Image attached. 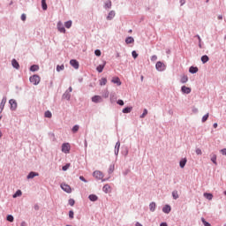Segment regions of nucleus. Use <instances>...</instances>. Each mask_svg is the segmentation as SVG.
I'll list each match as a JSON object with an SVG mask.
<instances>
[{
  "label": "nucleus",
  "mask_w": 226,
  "mask_h": 226,
  "mask_svg": "<svg viewBox=\"0 0 226 226\" xmlns=\"http://www.w3.org/2000/svg\"><path fill=\"white\" fill-rule=\"evenodd\" d=\"M29 80H30L31 84H34V86H38V84H40L41 79L40 76L34 74L30 77Z\"/></svg>",
  "instance_id": "obj_1"
},
{
  "label": "nucleus",
  "mask_w": 226,
  "mask_h": 226,
  "mask_svg": "<svg viewBox=\"0 0 226 226\" xmlns=\"http://www.w3.org/2000/svg\"><path fill=\"white\" fill-rule=\"evenodd\" d=\"M155 68L158 72H164L166 66L165 64H163V62H157L155 64Z\"/></svg>",
  "instance_id": "obj_2"
},
{
  "label": "nucleus",
  "mask_w": 226,
  "mask_h": 226,
  "mask_svg": "<svg viewBox=\"0 0 226 226\" xmlns=\"http://www.w3.org/2000/svg\"><path fill=\"white\" fill-rule=\"evenodd\" d=\"M62 152L65 153V154H68V153H70V143H64L62 145Z\"/></svg>",
  "instance_id": "obj_3"
},
{
  "label": "nucleus",
  "mask_w": 226,
  "mask_h": 226,
  "mask_svg": "<svg viewBox=\"0 0 226 226\" xmlns=\"http://www.w3.org/2000/svg\"><path fill=\"white\" fill-rule=\"evenodd\" d=\"M93 176L95 179H103V173L100 170L94 171Z\"/></svg>",
  "instance_id": "obj_4"
},
{
  "label": "nucleus",
  "mask_w": 226,
  "mask_h": 226,
  "mask_svg": "<svg viewBox=\"0 0 226 226\" xmlns=\"http://www.w3.org/2000/svg\"><path fill=\"white\" fill-rule=\"evenodd\" d=\"M61 188L64 192H66V193H72V187L69 185L62 184Z\"/></svg>",
  "instance_id": "obj_5"
},
{
  "label": "nucleus",
  "mask_w": 226,
  "mask_h": 226,
  "mask_svg": "<svg viewBox=\"0 0 226 226\" xmlns=\"http://www.w3.org/2000/svg\"><path fill=\"white\" fill-rule=\"evenodd\" d=\"M181 91H182V93H184V94H190L192 93V88H190L186 86H183L181 87Z\"/></svg>",
  "instance_id": "obj_6"
},
{
  "label": "nucleus",
  "mask_w": 226,
  "mask_h": 226,
  "mask_svg": "<svg viewBox=\"0 0 226 226\" xmlns=\"http://www.w3.org/2000/svg\"><path fill=\"white\" fill-rule=\"evenodd\" d=\"M70 64L71 66H72V68H74L75 70H79V61L72 59L70 61Z\"/></svg>",
  "instance_id": "obj_7"
},
{
  "label": "nucleus",
  "mask_w": 226,
  "mask_h": 226,
  "mask_svg": "<svg viewBox=\"0 0 226 226\" xmlns=\"http://www.w3.org/2000/svg\"><path fill=\"white\" fill-rule=\"evenodd\" d=\"M57 29L60 33H66V29L64 28V26H63V23L61 21L57 23Z\"/></svg>",
  "instance_id": "obj_8"
},
{
  "label": "nucleus",
  "mask_w": 226,
  "mask_h": 226,
  "mask_svg": "<svg viewBox=\"0 0 226 226\" xmlns=\"http://www.w3.org/2000/svg\"><path fill=\"white\" fill-rule=\"evenodd\" d=\"M9 103L11 105V110H15L17 109V101L16 100L11 99L9 101Z\"/></svg>",
  "instance_id": "obj_9"
},
{
  "label": "nucleus",
  "mask_w": 226,
  "mask_h": 226,
  "mask_svg": "<svg viewBox=\"0 0 226 226\" xmlns=\"http://www.w3.org/2000/svg\"><path fill=\"white\" fill-rule=\"evenodd\" d=\"M111 82L113 84H117V86H121V79H119V77H113L111 79Z\"/></svg>",
  "instance_id": "obj_10"
},
{
  "label": "nucleus",
  "mask_w": 226,
  "mask_h": 226,
  "mask_svg": "<svg viewBox=\"0 0 226 226\" xmlns=\"http://www.w3.org/2000/svg\"><path fill=\"white\" fill-rule=\"evenodd\" d=\"M102 192H104V193H110V192H112V188L110 187V185H105L102 187Z\"/></svg>",
  "instance_id": "obj_11"
},
{
  "label": "nucleus",
  "mask_w": 226,
  "mask_h": 226,
  "mask_svg": "<svg viewBox=\"0 0 226 226\" xmlns=\"http://www.w3.org/2000/svg\"><path fill=\"white\" fill-rule=\"evenodd\" d=\"M6 102H7L6 97H4L0 103V112H3V110L4 109V105H6Z\"/></svg>",
  "instance_id": "obj_12"
},
{
  "label": "nucleus",
  "mask_w": 226,
  "mask_h": 226,
  "mask_svg": "<svg viewBox=\"0 0 226 226\" xmlns=\"http://www.w3.org/2000/svg\"><path fill=\"white\" fill-rule=\"evenodd\" d=\"M92 102L94 103H100V102H102V96L94 95V97H92Z\"/></svg>",
  "instance_id": "obj_13"
},
{
  "label": "nucleus",
  "mask_w": 226,
  "mask_h": 226,
  "mask_svg": "<svg viewBox=\"0 0 226 226\" xmlns=\"http://www.w3.org/2000/svg\"><path fill=\"white\" fill-rule=\"evenodd\" d=\"M37 176H40V174H38L34 171H31L27 176V179H33L34 177H36Z\"/></svg>",
  "instance_id": "obj_14"
},
{
  "label": "nucleus",
  "mask_w": 226,
  "mask_h": 226,
  "mask_svg": "<svg viewBox=\"0 0 226 226\" xmlns=\"http://www.w3.org/2000/svg\"><path fill=\"white\" fill-rule=\"evenodd\" d=\"M116 17V12L114 11H110L107 20H112Z\"/></svg>",
  "instance_id": "obj_15"
},
{
  "label": "nucleus",
  "mask_w": 226,
  "mask_h": 226,
  "mask_svg": "<svg viewBox=\"0 0 226 226\" xmlns=\"http://www.w3.org/2000/svg\"><path fill=\"white\" fill-rule=\"evenodd\" d=\"M88 199L91 202H96V200H98V196H96V194H90Z\"/></svg>",
  "instance_id": "obj_16"
},
{
  "label": "nucleus",
  "mask_w": 226,
  "mask_h": 226,
  "mask_svg": "<svg viewBox=\"0 0 226 226\" xmlns=\"http://www.w3.org/2000/svg\"><path fill=\"white\" fill-rule=\"evenodd\" d=\"M119 147H121V142H117L115 146V154H119Z\"/></svg>",
  "instance_id": "obj_17"
},
{
  "label": "nucleus",
  "mask_w": 226,
  "mask_h": 226,
  "mask_svg": "<svg viewBox=\"0 0 226 226\" xmlns=\"http://www.w3.org/2000/svg\"><path fill=\"white\" fill-rule=\"evenodd\" d=\"M170 210H171V208H170V206H169V205H166L162 208L163 213H166V215H169V213H170Z\"/></svg>",
  "instance_id": "obj_18"
},
{
  "label": "nucleus",
  "mask_w": 226,
  "mask_h": 226,
  "mask_svg": "<svg viewBox=\"0 0 226 226\" xmlns=\"http://www.w3.org/2000/svg\"><path fill=\"white\" fill-rule=\"evenodd\" d=\"M106 63L104 62L103 64H100L97 66L96 70L99 73H102L103 72V68H105Z\"/></svg>",
  "instance_id": "obj_19"
},
{
  "label": "nucleus",
  "mask_w": 226,
  "mask_h": 226,
  "mask_svg": "<svg viewBox=\"0 0 226 226\" xmlns=\"http://www.w3.org/2000/svg\"><path fill=\"white\" fill-rule=\"evenodd\" d=\"M11 64H12L13 68H16V70H19V68H20V65L19 64V62H17L15 59H13L11 61Z\"/></svg>",
  "instance_id": "obj_20"
},
{
  "label": "nucleus",
  "mask_w": 226,
  "mask_h": 226,
  "mask_svg": "<svg viewBox=\"0 0 226 226\" xmlns=\"http://www.w3.org/2000/svg\"><path fill=\"white\" fill-rule=\"evenodd\" d=\"M132 110H133L132 107H126L123 109V113L124 114H130V112H132Z\"/></svg>",
  "instance_id": "obj_21"
},
{
  "label": "nucleus",
  "mask_w": 226,
  "mask_h": 226,
  "mask_svg": "<svg viewBox=\"0 0 226 226\" xmlns=\"http://www.w3.org/2000/svg\"><path fill=\"white\" fill-rule=\"evenodd\" d=\"M180 82H181L182 84H186V82H188V76L183 75V76L181 77Z\"/></svg>",
  "instance_id": "obj_22"
},
{
  "label": "nucleus",
  "mask_w": 226,
  "mask_h": 226,
  "mask_svg": "<svg viewBox=\"0 0 226 226\" xmlns=\"http://www.w3.org/2000/svg\"><path fill=\"white\" fill-rule=\"evenodd\" d=\"M186 162H187L186 158H184L180 161L179 165L181 169H185V165H186Z\"/></svg>",
  "instance_id": "obj_23"
},
{
  "label": "nucleus",
  "mask_w": 226,
  "mask_h": 226,
  "mask_svg": "<svg viewBox=\"0 0 226 226\" xmlns=\"http://www.w3.org/2000/svg\"><path fill=\"white\" fill-rule=\"evenodd\" d=\"M149 209H150V211L154 212V210L156 209V203H154V202L150 203Z\"/></svg>",
  "instance_id": "obj_24"
},
{
  "label": "nucleus",
  "mask_w": 226,
  "mask_h": 226,
  "mask_svg": "<svg viewBox=\"0 0 226 226\" xmlns=\"http://www.w3.org/2000/svg\"><path fill=\"white\" fill-rule=\"evenodd\" d=\"M40 70V66L34 64L30 67V72H38Z\"/></svg>",
  "instance_id": "obj_25"
},
{
  "label": "nucleus",
  "mask_w": 226,
  "mask_h": 226,
  "mask_svg": "<svg viewBox=\"0 0 226 226\" xmlns=\"http://www.w3.org/2000/svg\"><path fill=\"white\" fill-rule=\"evenodd\" d=\"M189 72H190V73H197V72H199V68L191 66L189 69Z\"/></svg>",
  "instance_id": "obj_26"
},
{
  "label": "nucleus",
  "mask_w": 226,
  "mask_h": 226,
  "mask_svg": "<svg viewBox=\"0 0 226 226\" xmlns=\"http://www.w3.org/2000/svg\"><path fill=\"white\" fill-rule=\"evenodd\" d=\"M22 196V191L18 190L14 194H13V199H17V197Z\"/></svg>",
  "instance_id": "obj_27"
},
{
  "label": "nucleus",
  "mask_w": 226,
  "mask_h": 226,
  "mask_svg": "<svg viewBox=\"0 0 226 226\" xmlns=\"http://www.w3.org/2000/svg\"><path fill=\"white\" fill-rule=\"evenodd\" d=\"M201 61L204 64H206V63H207V61H209V56H207V55L201 56Z\"/></svg>",
  "instance_id": "obj_28"
},
{
  "label": "nucleus",
  "mask_w": 226,
  "mask_h": 226,
  "mask_svg": "<svg viewBox=\"0 0 226 226\" xmlns=\"http://www.w3.org/2000/svg\"><path fill=\"white\" fill-rule=\"evenodd\" d=\"M172 197L175 200H177V199H179V194L177 193V191L172 192Z\"/></svg>",
  "instance_id": "obj_29"
},
{
  "label": "nucleus",
  "mask_w": 226,
  "mask_h": 226,
  "mask_svg": "<svg viewBox=\"0 0 226 226\" xmlns=\"http://www.w3.org/2000/svg\"><path fill=\"white\" fill-rule=\"evenodd\" d=\"M133 41H135V40L133 39V37H127L125 39V43L130 44V43H133Z\"/></svg>",
  "instance_id": "obj_30"
},
{
  "label": "nucleus",
  "mask_w": 226,
  "mask_h": 226,
  "mask_svg": "<svg viewBox=\"0 0 226 226\" xmlns=\"http://www.w3.org/2000/svg\"><path fill=\"white\" fill-rule=\"evenodd\" d=\"M204 197L207 199V200H213V195L211 193L205 192Z\"/></svg>",
  "instance_id": "obj_31"
},
{
  "label": "nucleus",
  "mask_w": 226,
  "mask_h": 226,
  "mask_svg": "<svg viewBox=\"0 0 226 226\" xmlns=\"http://www.w3.org/2000/svg\"><path fill=\"white\" fill-rule=\"evenodd\" d=\"M104 8H112V1L110 0L106 1Z\"/></svg>",
  "instance_id": "obj_32"
},
{
  "label": "nucleus",
  "mask_w": 226,
  "mask_h": 226,
  "mask_svg": "<svg viewBox=\"0 0 226 226\" xmlns=\"http://www.w3.org/2000/svg\"><path fill=\"white\" fill-rule=\"evenodd\" d=\"M101 86H105L107 84V78H102L100 80Z\"/></svg>",
  "instance_id": "obj_33"
},
{
  "label": "nucleus",
  "mask_w": 226,
  "mask_h": 226,
  "mask_svg": "<svg viewBox=\"0 0 226 226\" xmlns=\"http://www.w3.org/2000/svg\"><path fill=\"white\" fill-rule=\"evenodd\" d=\"M42 10H47V1L41 0Z\"/></svg>",
  "instance_id": "obj_34"
},
{
  "label": "nucleus",
  "mask_w": 226,
  "mask_h": 226,
  "mask_svg": "<svg viewBox=\"0 0 226 226\" xmlns=\"http://www.w3.org/2000/svg\"><path fill=\"white\" fill-rule=\"evenodd\" d=\"M64 26L67 28V29H70V27H72V20H69L67 22L64 23Z\"/></svg>",
  "instance_id": "obj_35"
},
{
  "label": "nucleus",
  "mask_w": 226,
  "mask_h": 226,
  "mask_svg": "<svg viewBox=\"0 0 226 226\" xmlns=\"http://www.w3.org/2000/svg\"><path fill=\"white\" fill-rule=\"evenodd\" d=\"M63 70H64V64L56 66V72H63Z\"/></svg>",
  "instance_id": "obj_36"
},
{
  "label": "nucleus",
  "mask_w": 226,
  "mask_h": 226,
  "mask_svg": "<svg viewBox=\"0 0 226 226\" xmlns=\"http://www.w3.org/2000/svg\"><path fill=\"white\" fill-rule=\"evenodd\" d=\"M44 116L45 117H48L50 119V117H52V113L49 110H48L44 113Z\"/></svg>",
  "instance_id": "obj_37"
},
{
  "label": "nucleus",
  "mask_w": 226,
  "mask_h": 226,
  "mask_svg": "<svg viewBox=\"0 0 226 226\" xmlns=\"http://www.w3.org/2000/svg\"><path fill=\"white\" fill-rule=\"evenodd\" d=\"M208 117H209V113L204 115L202 117V123H206V121H207Z\"/></svg>",
  "instance_id": "obj_38"
},
{
  "label": "nucleus",
  "mask_w": 226,
  "mask_h": 226,
  "mask_svg": "<svg viewBox=\"0 0 226 226\" xmlns=\"http://www.w3.org/2000/svg\"><path fill=\"white\" fill-rule=\"evenodd\" d=\"M211 162H213V163H215V165H216V154H213L211 156Z\"/></svg>",
  "instance_id": "obj_39"
},
{
  "label": "nucleus",
  "mask_w": 226,
  "mask_h": 226,
  "mask_svg": "<svg viewBox=\"0 0 226 226\" xmlns=\"http://www.w3.org/2000/svg\"><path fill=\"white\" fill-rule=\"evenodd\" d=\"M114 169H115V166L114 164H111L109 168V174H112V172H114Z\"/></svg>",
  "instance_id": "obj_40"
},
{
  "label": "nucleus",
  "mask_w": 226,
  "mask_h": 226,
  "mask_svg": "<svg viewBox=\"0 0 226 226\" xmlns=\"http://www.w3.org/2000/svg\"><path fill=\"white\" fill-rule=\"evenodd\" d=\"M201 222H202V223H203L205 226H211V224H210L209 222H207L206 221V219H204V218H201Z\"/></svg>",
  "instance_id": "obj_41"
},
{
  "label": "nucleus",
  "mask_w": 226,
  "mask_h": 226,
  "mask_svg": "<svg viewBox=\"0 0 226 226\" xmlns=\"http://www.w3.org/2000/svg\"><path fill=\"white\" fill-rule=\"evenodd\" d=\"M147 114V109H145L144 111H143V114L140 115V118L144 119V117H146Z\"/></svg>",
  "instance_id": "obj_42"
},
{
  "label": "nucleus",
  "mask_w": 226,
  "mask_h": 226,
  "mask_svg": "<svg viewBox=\"0 0 226 226\" xmlns=\"http://www.w3.org/2000/svg\"><path fill=\"white\" fill-rule=\"evenodd\" d=\"M68 169H70V163H67L66 165H64V166L62 167V170H63L64 171L68 170Z\"/></svg>",
  "instance_id": "obj_43"
},
{
  "label": "nucleus",
  "mask_w": 226,
  "mask_h": 226,
  "mask_svg": "<svg viewBox=\"0 0 226 226\" xmlns=\"http://www.w3.org/2000/svg\"><path fill=\"white\" fill-rule=\"evenodd\" d=\"M79 125H74L73 127H72V132H73V133H77V132H79Z\"/></svg>",
  "instance_id": "obj_44"
},
{
  "label": "nucleus",
  "mask_w": 226,
  "mask_h": 226,
  "mask_svg": "<svg viewBox=\"0 0 226 226\" xmlns=\"http://www.w3.org/2000/svg\"><path fill=\"white\" fill-rule=\"evenodd\" d=\"M132 55L134 59H137L139 57V54H137V51H132Z\"/></svg>",
  "instance_id": "obj_45"
},
{
  "label": "nucleus",
  "mask_w": 226,
  "mask_h": 226,
  "mask_svg": "<svg viewBox=\"0 0 226 226\" xmlns=\"http://www.w3.org/2000/svg\"><path fill=\"white\" fill-rule=\"evenodd\" d=\"M94 54H95V56H97L98 57H100V56H102V51H101L100 49H96V50L94 51Z\"/></svg>",
  "instance_id": "obj_46"
},
{
  "label": "nucleus",
  "mask_w": 226,
  "mask_h": 226,
  "mask_svg": "<svg viewBox=\"0 0 226 226\" xmlns=\"http://www.w3.org/2000/svg\"><path fill=\"white\" fill-rule=\"evenodd\" d=\"M13 220H14L13 215H7L8 222H13Z\"/></svg>",
  "instance_id": "obj_47"
},
{
  "label": "nucleus",
  "mask_w": 226,
  "mask_h": 226,
  "mask_svg": "<svg viewBox=\"0 0 226 226\" xmlns=\"http://www.w3.org/2000/svg\"><path fill=\"white\" fill-rule=\"evenodd\" d=\"M69 204H70L71 206H75V200L70 199V200H69Z\"/></svg>",
  "instance_id": "obj_48"
},
{
  "label": "nucleus",
  "mask_w": 226,
  "mask_h": 226,
  "mask_svg": "<svg viewBox=\"0 0 226 226\" xmlns=\"http://www.w3.org/2000/svg\"><path fill=\"white\" fill-rule=\"evenodd\" d=\"M73 216H74L73 210H71V211L69 212V217H70L71 219H73Z\"/></svg>",
  "instance_id": "obj_49"
},
{
  "label": "nucleus",
  "mask_w": 226,
  "mask_h": 226,
  "mask_svg": "<svg viewBox=\"0 0 226 226\" xmlns=\"http://www.w3.org/2000/svg\"><path fill=\"white\" fill-rule=\"evenodd\" d=\"M196 154L200 155L202 154V150L200 148L196 149Z\"/></svg>",
  "instance_id": "obj_50"
},
{
  "label": "nucleus",
  "mask_w": 226,
  "mask_h": 226,
  "mask_svg": "<svg viewBox=\"0 0 226 226\" xmlns=\"http://www.w3.org/2000/svg\"><path fill=\"white\" fill-rule=\"evenodd\" d=\"M117 104L123 106L124 105V102H123V100H118Z\"/></svg>",
  "instance_id": "obj_51"
},
{
  "label": "nucleus",
  "mask_w": 226,
  "mask_h": 226,
  "mask_svg": "<svg viewBox=\"0 0 226 226\" xmlns=\"http://www.w3.org/2000/svg\"><path fill=\"white\" fill-rule=\"evenodd\" d=\"M80 181H83L84 183H87V180L83 176L79 177Z\"/></svg>",
  "instance_id": "obj_52"
},
{
  "label": "nucleus",
  "mask_w": 226,
  "mask_h": 226,
  "mask_svg": "<svg viewBox=\"0 0 226 226\" xmlns=\"http://www.w3.org/2000/svg\"><path fill=\"white\" fill-rule=\"evenodd\" d=\"M26 14H22L21 15V20H23V22H26Z\"/></svg>",
  "instance_id": "obj_53"
},
{
  "label": "nucleus",
  "mask_w": 226,
  "mask_h": 226,
  "mask_svg": "<svg viewBox=\"0 0 226 226\" xmlns=\"http://www.w3.org/2000/svg\"><path fill=\"white\" fill-rule=\"evenodd\" d=\"M156 59H158V56H156V55L152 56L151 61H156Z\"/></svg>",
  "instance_id": "obj_54"
},
{
  "label": "nucleus",
  "mask_w": 226,
  "mask_h": 226,
  "mask_svg": "<svg viewBox=\"0 0 226 226\" xmlns=\"http://www.w3.org/2000/svg\"><path fill=\"white\" fill-rule=\"evenodd\" d=\"M222 154H223L224 156H226V148H223L221 150Z\"/></svg>",
  "instance_id": "obj_55"
},
{
  "label": "nucleus",
  "mask_w": 226,
  "mask_h": 226,
  "mask_svg": "<svg viewBox=\"0 0 226 226\" xmlns=\"http://www.w3.org/2000/svg\"><path fill=\"white\" fill-rule=\"evenodd\" d=\"M196 37L198 38V40H199L200 43H201L202 39H200V35H196Z\"/></svg>",
  "instance_id": "obj_56"
},
{
  "label": "nucleus",
  "mask_w": 226,
  "mask_h": 226,
  "mask_svg": "<svg viewBox=\"0 0 226 226\" xmlns=\"http://www.w3.org/2000/svg\"><path fill=\"white\" fill-rule=\"evenodd\" d=\"M186 2L185 0H180V4H181V6H183V4H185Z\"/></svg>",
  "instance_id": "obj_57"
},
{
  "label": "nucleus",
  "mask_w": 226,
  "mask_h": 226,
  "mask_svg": "<svg viewBox=\"0 0 226 226\" xmlns=\"http://www.w3.org/2000/svg\"><path fill=\"white\" fill-rule=\"evenodd\" d=\"M214 128H218V124L217 123H215L214 125H213Z\"/></svg>",
  "instance_id": "obj_58"
},
{
  "label": "nucleus",
  "mask_w": 226,
  "mask_h": 226,
  "mask_svg": "<svg viewBox=\"0 0 226 226\" xmlns=\"http://www.w3.org/2000/svg\"><path fill=\"white\" fill-rule=\"evenodd\" d=\"M161 226H168V225H167V223H165V222H162V223H161Z\"/></svg>",
  "instance_id": "obj_59"
},
{
  "label": "nucleus",
  "mask_w": 226,
  "mask_h": 226,
  "mask_svg": "<svg viewBox=\"0 0 226 226\" xmlns=\"http://www.w3.org/2000/svg\"><path fill=\"white\" fill-rule=\"evenodd\" d=\"M21 226H26V222H22Z\"/></svg>",
  "instance_id": "obj_60"
},
{
  "label": "nucleus",
  "mask_w": 226,
  "mask_h": 226,
  "mask_svg": "<svg viewBox=\"0 0 226 226\" xmlns=\"http://www.w3.org/2000/svg\"><path fill=\"white\" fill-rule=\"evenodd\" d=\"M223 17L222 16H218L219 20H222Z\"/></svg>",
  "instance_id": "obj_61"
},
{
  "label": "nucleus",
  "mask_w": 226,
  "mask_h": 226,
  "mask_svg": "<svg viewBox=\"0 0 226 226\" xmlns=\"http://www.w3.org/2000/svg\"><path fill=\"white\" fill-rule=\"evenodd\" d=\"M135 226H142L139 222H136Z\"/></svg>",
  "instance_id": "obj_62"
},
{
  "label": "nucleus",
  "mask_w": 226,
  "mask_h": 226,
  "mask_svg": "<svg viewBox=\"0 0 226 226\" xmlns=\"http://www.w3.org/2000/svg\"><path fill=\"white\" fill-rule=\"evenodd\" d=\"M199 47L200 49H202V44L200 42L199 43Z\"/></svg>",
  "instance_id": "obj_63"
},
{
  "label": "nucleus",
  "mask_w": 226,
  "mask_h": 226,
  "mask_svg": "<svg viewBox=\"0 0 226 226\" xmlns=\"http://www.w3.org/2000/svg\"><path fill=\"white\" fill-rule=\"evenodd\" d=\"M69 91H70V93H72V87H69Z\"/></svg>",
  "instance_id": "obj_64"
}]
</instances>
